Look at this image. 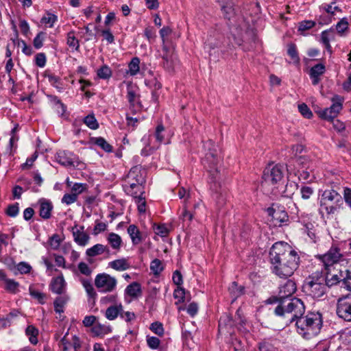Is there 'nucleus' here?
<instances>
[{
    "instance_id": "f257e3e1",
    "label": "nucleus",
    "mask_w": 351,
    "mask_h": 351,
    "mask_svg": "<svg viewBox=\"0 0 351 351\" xmlns=\"http://www.w3.org/2000/svg\"><path fill=\"white\" fill-rule=\"evenodd\" d=\"M269 258L272 272L280 278L291 276L300 262L297 252L285 242H276L272 245Z\"/></svg>"
},
{
    "instance_id": "f03ea898",
    "label": "nucleus",
    "mask_w": 351,
    "mask_h": 351,
    "mask_svg": "<svg viewBox=\"0 0 351 351\" xmlns=\"http://www.w3.org/2000/svg\"><path fill=\"white\" fill-rule=\"evenodd\" d=\"M323 326L322 315L319 312H308L295 323L297 332L304 339H311L321 331Z\"/></svg>"
},
{
    "instance_id": "7ed1b4c3",
    "label": "nucleus",
    "mask_w": 351,
    "mask_h": 351,
    "mask_svg": "<svg viewBox=\"0 0 351 351\" xmlns=\"http://www.w3.org/2000/svg\"><path fill=\"white\" fill-rule=\"evenodd\" d=\"M304 302L297 298L282 301L274 310V313L277 316L282 317L285 319L287 325L293 322H296L304 315Z\"/></svg>"
},
{
    "instance_id": "20e7f679",
    "label": "nucleus",
    "mask_w": 351,
    "mask_h": 351,
    "mask_svg": "<svg viewBox=\"0 0 351 351\" xmlns=\"http://www.w3.org/2000/svg\"><path fill=\"white\" fill-rule=\"evenodd\" d=\"M343 206L341 195L334 189L323 191L319 200V213L323 219H330L337 213Z\"/></svg>"
},
{
    "instance_id": "39448f33",
    "label": "nucleus",
    "mask_w": 351,
    "mask_h": 351,
    "mask_svg": "<svg viewBox=\"0 0 351 351\" xmlns=\"http://www.w3.org/2000/svg\"><path fill=\"white\" fill-rule=\"evenodd\" d=\"M208 147V151L205 155V158L203 160V163L206 166L208 165V171L209 173V184L210 189L214 191L216 194L219 193V189L221 187L220 184V176L217 169V165L219 162V158L217 154V150L213 147L214 144L212 141H209L205 147Z\"/></svg>"
},
{
    "instance_id": "423d86ee",
    "label": "nucleus",
    "mask_w": 351,
    "mask_h": 351,
    "mask_svg": "<svg viewBox=\"0 0 351 351\" xmlns=\"http://www.w3.org/2000/svg\"><path fill=\"white\" fill-rule=\"evenodd\" d=\"M284 177L283 167L276 165H269L264 170L261 186L267 193H274Z\"/></svg>"
},
{
    "instance_id": "0eeeda50",
    "label": "nucleus",
    "mask_w": 351,
    "mask_h": 351,
    "mask_svg": "<svg viewBox=\"0 0 351 351\" xmlns=\"http://www.w3.org/2000/svg\"><path fill=\"white\" fill-rule=\"evenodd\" d=\"M303 290L313 298L322 297L326 291L324 276L317 274L309 276L303 285Z\"/></svg>"
},
{
    "instance_id": "6e6552de",
    "label": "nucleus",
    "mask_w": 351,
    "mask_h": 351,
    "mask_svg": "<svg viewBox=\"0 0 351 351\" xmlns=\"http://www.w3.org/2000/svg\"><path fill=\"white\" fill-rule=\"evenodd\" d=\"M316 257L322 263V274H329L335 269V265L343 259V256L338 247L332 246L325 254H319Z\"/></svg>"
},
{
    "instance_id": "1a4fd4ad",
    "label": "nucleus",
    "mask_w": 351,
    "mask_h": 351,
    "mask_svg": "<svg viewBox=\"0 0 351 351\" xmlns=\"http://www.w3.org/2000/svg\"><path fill=\"white\" fill-rule=\"evenodd\" d=\"M95 285L100 293H110L116 289L117 280L106 273H101L95 276Z\"/></svg>"
},
{
    "instance_id": "9d476101",
    "label": "nucleus",
    "mask_w": 351,
    "mask_h": 351,
    "mask_svg": "<svg viewBox=\"0 0 351 351\" xmlns=\"http://www.w3.org/2000/svg\"><path fill=\"white\" fill-rule=\"evenodd\" d=\"M336 313L343 320L351 322V293L338 298Z\"/></svg>"
},
{
    "instance_id": "9b49d317",
    "label": "nucleus",
    "mask_w": 351,
    "mask_h": 351,
    "mask_svg": "<svg viewBox=\"0 0 351 351\" xmlns=\"http://www.w3.org/2000/svg\"><path fill=\"white\" fill-rule=\"evenodd\" d=\"M160 56L163 60L162 66L164 69L168 72H173L177 62V56L173 50L164 44Z\"/></svg>"
},
{
    "instance_id": "f8f14e48",
    "label": "nucleus",
    "mask_w": 351,
    "mask_h": 351,
    "mask_svg": "<svg viewBox=\"0 0 351 351\" xmlns=\"http://www.w3.org/2000/svg\"><path fill=\"white\" fill-rule=\"evenodd\" d=\"M60 346L62 351H70L71 348H73L74 351H79L81 347V341L78 337L76 335L69 337V332H66L60 339Z\"/></svg>"
},
{
    "instance_id": "ddd939ff",
    "label": "nucleus",
    "mask_w": 351,
    "mask_h": 351,
    "mask_svg": "<svg viewBox=\"0 0 351 351\" xmlns=\"http://www.w3.org/2000/svg\"><path fill=\"white\" fill-rule=\"evenodd\" d=\"M56 161L62 166H75V156L70 152L60 150L55 156Z\"/></svg>"
},
{
    "instance_id": "4468645a",
    "label": "nucleus",
    "mask_w": 351,
    "mask_h": 351,
    "mask_svg": "<svg viewBox=\"0 0 351 351\" xmlns=\"http://www.w3.org/2000/svg\"><path fill=\"white\" fill-rule=\"evenodd\" d=\"M72 233L74 241L80 246H85L90 239L89 235L84 232L83 226L75 225L72 228Z\"/></svg>"
},
{
    "instance_id": "2eb2a0df",
    "label": "nucleus",
    "mask_w": 351,
    "mask_h": 351,
    "mask_svg": "<svg viewBox=\"0 0 351 351\" xmlns=\"http://www.w3.org/2000/svg\"><path fill=\"white\" fill-rule=\"evenodd\" d=\"M38 212L40 217L43 219H49L51 217L53 208L52 202L49 199L41 198L38 201Z\"/></svg>"
},
{
    "instance_id": "dca6fc26",
    "label": "nucleus",
    "mask_w": 351,
    "mask_h": 351,
    "mask_svg": "<svg viewBox=\"0 0 351 351\" xmlns=\"http://www.w3.org/2000/svg\"><path fill=\"white\" fill-rule=\"evenodd\" d=\"M267 212L272 217L275 226H281L282 223L288 220L289 217L287 213L285 210H280L279 208L278 209L269 208Z\"/></svg>"
},
{
    "instance_id": "f3484780",
    "label": "nucleus",
    "mask_w": 351,
    "mask_h": 351,
    "mask_svg": "<svg viewBox=\"0 0 351 351\" xmlns=\"http://www.w3.org/2000/svg\"><path fill=\"white\" fill-rule=\"evenodd\" d=\"M279 298L285 299L291 296L296 291V285L291 280H287L283 285L280 287Z\"/></svg>"
},
{
    "instance_id": "a211bd4d",
    "label": "nucleus",
    "mask_w": 351,
    "mask_h": 351,
    "mask_svg": "<svg viewBox=\"0 0 351 351\" xmlns=\"http://www.w3.org/2000/svg\"><path fill=\"white\" fill-rule=\"evenodd\" d=\"M127 232L134 245H138L145 239L143 233L136 225H130L127 228Z\"/></svg>"
},
{
    "instance_id": "6ab92c4d",
    "label": "nucleus",
    "mask_w": 351,
    "mask_h": 351,
    "mask_svg": "<svg viewBox=\"0 0 351 351\" xmlns=\"http://www.w3.org/2000/svg\"><path fill=\"white\" fill-rule=\"evenodd\" d=\"M124 181H127L128 182H133L134 183L143 184L144 182V178L142 176L141 167L138 166L132 167L126 176Z\"/></svg>"
},
{
    "instance_id": "aec40b11",
    "label": "nucleus",
    "mask_w": 351,
    "mask_h": 351,
    "mask_svg": "<svg viewBox=\"0 0 351 351\" xmlns=\"http://www.w3.org/2000/svg\"><path fill=\"white\" fill-rule=\"evenodd\" d=\"M319 9L321 10L324 11L328 14V16L327 19L322 18V16H320L319 19V23L322 24H328L330 22H331V18L335 15V13L336 11H340L341 10L339 8L338 6L333 5V3L332 4H322Z\"/></svg>"
},
{
    "instance_id": "412c9836",
    "label": "nucleus",
    "mask_w": 351,
    "mask_h": 351,
    "mask_svg": "<svg viewBox=\"0 0 351 351\" xmlns=\"http://www.w3.org/2000/svg\"><path fill=\"white\" fill-rule=\"evenodd\" d=\"M225 18L230 19L234 14L233 0H218Z\"/></svg>"
},
{
    "instance_id": "4be33fe9",
    "label": "nucleus",
    "mask_w": 351,
    "mask_h": 351,
    "mask_svg": "<svg viewBox=\"0 0 351 351\" xmlns=\"http://www.w3.org/2000/svg\"><path fill=\"white\" fill-rule=\"evenodd\" d=\"M326 71L325 66L323 64H317L310 70V77L312 79L313 85H317L319 82V76L324 73Z\"/></svg>"
},
{
    "instance_id": "5701e85b",
    "label": "nucleus",
    "mask_w": 351,
    "mask_h": 351,
    "mask_svg": "<svg viewBox=\"0 0 351 351\" xmlns=\"http://www.w3.org/2000/svg\"><path fill=\"white\" fill-rule=\"evenodd\" d=\"M66 283L62 276L52 279L50 287L52 292L61 294L65 287Z\"/></svg>"
},
{
    "instance_id": "b1692460",
    "label": "nucleus",
    "mask_w": 351,
    "mask_h": 351,
    "mask_svg": "<svg viewBox=\"0 0 351 351\" xmlns=\"http://www.w3.org/2000/svg\"><path fill=\"white\" fill-rule=\"evenodd\" d=\"M112 329L110 326L101 324V323L97 322L91 328V332L94 336L99 337L104 336L111 332Z\"/></svg>"
},
{
    "instance_id": "393cba45",
    "label": "nucleus",
    "mask_w": 351,
    "mask_h": 351,
    "mask_svg": "<svg viewBox=\"0 0 351 351\" xmlns=\"http://www.w3.org/2000/svg\"><path fill=\"white\" fill-rule=\"evenodd\" d=\"M104 252H109L108 247L102 244H96L93 247L88 248L86 251V254L89 257H93L102 254Z\"/></svg>"
},
{
    "instance_id": "a878e982",
    "label": "nucleus",
    "mask_w": 351,
    "mask_h": 351,
    "mask_svg": "<svg viewBox=\"0 0 351 351\" xmlns=\"http://www.w3.org/2000/svg\"><path fill=\"white\" fill-rule=\"evenodd\" d=\"M108 266L116 271H125L130 267V264L126 258L117 259L108 263Z\"/></svg>"
},
{
    "instance_id": "bb28decb",
    "label": "nucleus",
    "mask_w": 351,
    "mask_h": 351,
    "mask_svg": "<svg viewBox=\"0 0 351 351\" xmlns=\"http://www.w3.org/2000/svg\"><path fill=\"white\" fill-rule=\"evenodd\" d=\"M122 308L121 303L118 305H112L106 310L105 317L108 320H114L119 315L120 316Z\"/></svg>"
},
{
    "instance_id": "cd10ccee",
    "label": "nucleus",
    "mask_w": 351,
    "mask_h": 351,
    "mask_svg": "<svg viewBox=\"0 0 351 351\" xmlns=\"http://www.w3.org/2000/svg\"><path fill=\"white\" fill-rule=\"evenodd\" d=\"M125 292L132 298H138L142 293L141 285L138 282H134L126 287Z\"/></svg>"
},
{
    "instance_id": "c85d7f7f",
    "label": "nucleus",
    "mask_w": 351,
    "mask_h": 351,
    "mask_svg": "<svg viewBox=\"0 0 351 351\" xmlns=\"http://www.w3.org/2000/svg\"><path fill=\"white\" fill-rule=\"evenodd\" d=\"M127 98L130 104L135 106L138 104V97L136 94V88L131 83L127 85Z\"/></svg>"
},
{
    "instance_id": "c756f323",
    "label": "nucleus",
    "mask_w": 351,
    "mask_h": 351,
    "mask_svg": "<svg viewBox=\"0 0 351 351\" xmlns=\"http://www.w3.org/2000/svg\"><path fill=\"white\" fill-rule=\"evenodd\" d=\"M25 335L28 337L29 342L33 345L38 343V330L33 325L26 328Z\"/></svg>"
},
{
    "instance_id": "7c9ffc66",
    "label": "nucleus",
    "mask_w": 351,
    "mask_h": 351,
    "mask_svg": "<svg viewBox=\"0 0 351 351\" xmlns=\"http://www.w3.org/2000/svg\"><path fill=\"white\" fill-rule=\"evenodd\" d=\"M108 242L114 250H119L122 240L119 234L112 232L108 237Z\"/></svg>"
},
{
    "instance_id": "2f4dec72",
    "label": "nucleus",
    "mask_w": 351,
    "mask_h": 351,
    "mask_svg": "<svg viewBox=\"0 0 351 351\" xmlns=\"http://www.w3.org/2000/svg\"><path fill=\"white\" fill-rule=\"evenodd\" d=\"M123 189L125 192L128 195H134L135 193H134V189H136L137 191H142L143 189V187L142 186V184H137L134 183L133 182H128L127 181H124V184L123 185Z\"/></svg>"
},
{
    "instance_id": "473e14b6",
    "label": "nucleus",
    "mask_w": 351,
    "mask_h": 351,
    "mask_svg": "<svg viewBox=\"0 0 351 351\" xmlns=\"http://www.w3.org/2000/svg\"><path fill=\"white\" fill-rule=\"evenodd\" d=\"M140 59L137 57L133 58L128 64V71L131 76L136 75L140 71Z\"/></svg>"
},
{
    "instance_id": "72a5a7b5",
    "label": "nucleus",
    "mask_w": 351,
    "mask_h": 351,
    "mask_svg": "<svg viewBox=\"0 0 351 351\" xmlns=\"http://www.w3.org/2000/svg\"><path fill=\"white\" fill-rule=\"evenodd\" d=\"M332 104L328 108L333 112V115H338L342 109V99L339 96L336 95L332 99Z\"/></svg>"
},
{
    "instance_id": "f704fd0d",
    "label": "nucleus",
    "mask_w": 351,
    "mask_h": 351,
    "mask_svg": "<svg viewBox=\"0 0 351 351\" xmlns=\"http://www.w3.org/2000/svg\"><path fill=\"white\" fill-rule=\"evenodd\" d=\"M69 298L66 295L58 297L53 302L54 310L58 313L64 312V306L67 302Z\"/></svg>"
},
{
    "instance_id": "c9c22d12",
    "label": "nucleus",
    "mask_w": 351,
    "mask_h": 351,
    "mask_svg": "<svg viewBox=\"0 0 351 351\" xmlns=\"http://www.w3.org/2000/svg\"><path fill=\"white\" fill-rule=\"evenodd\" d=\"M93 142L106 152L112 151V147L102 137L95 138L93 139Z\"/></svg>"
},
{
    "instance_id": "e433bc0d",
    "label": "nucleus",
    "mask_w": 351,
    "mask_h": 351,
    "mask_svg": "<svg viewBox=\"0 0 351 351\" xmlns=\"http://www.w3.org/2000/svg\"><path fill=\"white\" fill-rule=\"evenodd\" d=\"M81 282L87 295L91 298H95L97 293L91 283V281L86 279H82Z\"/></svg>"
},
{
    "instance_id": "4c0bfd02",
    "label": "nucleus",
    "mask_w": 351,
    "mask_h": 351,
    "mask_svg": "<svg viewBox=\"0 0 351 351\" xmlns=\"http://www.w3.org/2000/svg\"><path fill=\"white\" fill-rule=\"evenodd\" d=\"M58 21V16L54 14L47 12L41 19L40 22L43 24L48 25L49 27H53L54 23Z\"/></svg>"
},
{
    "instance_id": "58836bf2",
    "label": "nucleus",
    "mask_w": 351,
    "mask_h": 351,
    "mask_svg": "<svg viewBox=\"0 0 351 351\" xmlns=\"http://www.w3.org/2000/svg\"><path fill=\"white\" fill-rule=\"evenodd\" d=\"M97 74L99 78L109 79L112 76V70L108 65H103L97 69Z\"/></svg>"
},
{
    "instance_id": "ea45409f",
    "label": "nucleus",
    "mask_w": 351,
    "mask_h": 351,
    "mask_svg": "<svg viewBox=\"0 0 351 351\" xmlns=\"http://www.w3.org/2000/svg\"><path fill=\"white\" fill-rule=\"evenodd\" d=\"M298 178L304 182H310L315 179V176L307 169H302L298 171Z\"/></svg>"
},
{
    "instance_id": "a19ab883",
    "label": "nucleus",
    "mask_w": 351,
    "mask_h": 351,
    "mask_svg": "<svg viewBox=\"0 0 351 351\" xmlns=\"http://www.w3.org/2000/svg\"><path fill=\"white\" fill-rule=\"evenodd\" d=\"M153 230L156 235L165 237L169 234V230L165 224H153Z\"/></svg>"
},
{
    "instance_id": "79ce46f5",
    "label": "nucleus",
    "mask_w": 351,
    "mask_h": 351,
    "mask_svg": "<svg viewBox=\"0 0 351 351\" xmlns=\"http://www.w3.org/2000/svg\"><path fill=\"white\" fill-rule=\"evenodd\" d=\"M83 121L91 130H97L99 128V123L93 114L85 117Z\"/></svg>"
},
{
    "instance_id": "37998d69",
    "label": "nucleus",
    "mask_w": 351,
    "mask_h": 351,
    "mask_svg": "<svg viewBox=\"0 0 351 351\" xmlns=\"http://www.w3.org/2000/svg\"><path fill=\"white\" fill-rule=\"evenodd\" d=\"M66 44L70 47L74 48L76 51L79 50V40L75 38V32L73 31H71L67 34Z\"/></svg>"
},
{
    "instance_id": "c03bdc74",
    "label": "nucleus",
    "mask_w": 351,
    "mask_h": 351,
    "mask_svg": "<svg viewBox=\"0 0 351 351\" xmlns=\"http://www.w3.org/2000/svg\"><path fill=\"white\" fill-rule=\"evenodd\" d=\"M340 273L341 277L343 278V285L347 290L351 291V271L350 269H346L345 271H341Z\"/></svg>"
},
{
    "instance_id": "a18cd8bd",
    "label": "nucleus",
    "mask_w": 351,
    "mask_h": 351,
    "mask_svg": "<svg viewBox=\"0 0 351 351\" xmlns=\"http://www.w3.org/2000/svg\"><path fill=\"white\" fill-rule=\"evenodd\" d=\"M331 36H333V32L332 31H323L321 34V41L325 46L328 51H330L331 46L330 44V40Z\"/></svg>"
},
{
    "instance_id": "49530a36",
    "label": "nucleus",
    "mask_w": 351,
    "mask_h": 351,
    "mask_svg": "<svg viewBox=\"0 0 351 351\" xmlns=\"http://www.w3.org/2000/svg\"><path fill=\"white\" fill-rule=\"evenodd\" d=\"M5 289L12 293H16L19 291V284L12 279L7 278L5 280Z\"/></svg>"
},
{
    "instance_id": "de8ad7c7",
    "label": "nucleus",
    "mask_w": 351,
    "mask_h": 351,
    "mask_svg": "<svg viewBox=\"0 0 351 351\" xmlns=\"http://www.w3.org/2000/svg\"><path fill=\"white\" fill-rule=\"evenodd\" d=\"M150 269L155 276L159 275L163 270L162 262L158 258H155L150 263Z\"/></svg>"
},
{
    "instance_id": "09e8293b",
    "label": "nucleus",
    "mask_w": 351,
    "mask_h": 351,
    "mask_svg": "<svg viewBox=\"0 0 351 351\" xmlns=\"http://www.w3.org/2000/svg\"><path fill=\"white\" fill-rule=\"evenodd\" d=\"M45 77L48 78L49 83L57 88L59 91H61L62 88L61 86L60 78L52 73H46Z\"/></svg>"
},
{
    "instance_id": "8fccbe9b",
    "label": "nucleus",
    "mask_w": 351,
    "mask_h": 351,
    "mask_svg": "<svg viewBox=\"0 0 351 351\" xmlns=\"http://www.w3.org/2000/svg\"><path fill=\"white\" fill-rule=\"evenodd\" d=\"M321 275L324 276L326 287H331L340 282L339 278L337 274L330 275V274H322Z\"/></svg>"
},
{
    "instance_id": "3c124183",
    "label": "nucleus",
    "mask_w": 351,
    "mask_h": 351,
    "mask_svg": "<svg viewBox=\"0 0 351 351\" xmlns=\"http://www.w3.org/2000/svg\"><path fill=\"white\" fill-rule=\"evenodd\" d=\"M29 294L32 297L38 300L39 303L44 304L45 303V295L38 290L35 289L32 286H30L29 288Z\"/></svg>"
},
{
    "instance_id": "603ef678",
    "label": "nucleus",
    "mask_w": 351,
    "mask_h": 351,
    "mask_svg": "<svg viewBox=\"0 0 351 351\" xmlns=\"http://www.w3.org/2000/svg\"><path fill=\"white\" fill-rule=\"evenodd\" d=\"M164 132H165V128L162 124L158 125L156 127L154 135L156 138V141H157V143L159 145H160L162 143L164 142V140H165Z\"/></svg>"
},
{
    "instance_id": "864d4df0",
    "label": "nucleus",
    "mask_w": 351,
    "mask_h": 351,
    "mask_svg": "<svg viewBox=\"0 0 351 351\" xmlns=\"http://www.w3.org/2000/svg\"><path fill=\"white\" fill-rule=\"evenodd\" d=\"M315 25V22L313 21H303L298 24V32L302 34L306 30L313 28Z\"/></svg>"
},
{
    "instance_id": "5fc2aeb1",
    "label": "nucleus",
    "mask_w": 351,
    "mask_h": 351,
    "mask_svg": "<svg viewBox=\"0 0 351 351\" xmlns=\"http://www.w3.org/2000/svg\"><path fill=\"white\" fill-rule=\"evenodd\" d=\"M287 53L294 62H299L300 58L298 55L296 46L294 44H289L288 45Z\"/></svg>"
},
{
    "instance_id": "6e6d98bb",
    "label": "nucleus",
    "mask_w": 351,
    "mask_h": 351,
    "mask_svg": "<svg viewBox=\"0 0 351 351\" xmlns=\"http://www.w3.org/2000/svg\"><path fill=\"white\" fill-rule=\"evenodd\" d=\"M46 33L44 32H40L34 38L33 44L36 49H38L43 45V41L45 38Z\"/></svg>"
},
{
    "instance_id": "4d7b16f0",
    "label": "nucleus",
    "mask_w": 351,
    "mask_h": 351,
    "mask_svg": "<svg viewBox=\"0 0 351 351\" xmlns=\"http://www.w3.org/2000/svg\"><path fill=\"white\" fill-rule=\"evenodd\" d=\"M77 200V197L75 194L66 193L63 195L61 202L67 206L75 203Z\"/></svg>"
},
{
    "instance_id": "13d9d810",
    "label": "nucleus",
    "mask_w": 351,
    "mask_h": 351,
    "mask_svg": "<svg viewBox=\"0 0 351 351\" xmlns=\"http://www.w3.org/2000/svg\"><path fill=\"white\" fill-rule=\"evenodd\" d=\"M150 330L158 336H162L164 334L163 326L160 322H156L151 324Z\"/></svg>"
},
{
    "instance_id": "bf43d9fd",
    "label": "nucleus",
    "mask_w": 351,
    "mask_h": 351,
    "mask_svg": "<svg viewBox=\"0 0 351 351\" xmlns=\"http://www.w3.org/2000/svg\"><path fill=\"white\" fill-rule=\"evenodd\" d=\"M86 186V184L76 182L71 186V193L78 197V195L85 191Z\"/></svg>"
},
{
    "instance_id": "052dcab7",
    "label": "nucleus",
    "mask_w": 351,
    "mask_h": 351,
    "mask_svg": "<svg viewBox=\"0 0 351 351\" xmlns=\"http://www.w3.org/2000/svg\"><path fill=\"white\" fill-rule=\"evenodd\" d=\"M61 241L62 239L57 234H54L49 239V245L53 250H58Z\"/></svg>"
},
{
    "instance_id": "680f3d73",
    "label": "nucleus",
    "mask_w": 351,
    "mask_h": 351,
    "mask_svg": "<svg viewBox=\"0 0 351 351\" xmlns=\"http://www.w3.org/2000/svg\"><path fill=\"white\" fill-rule=\"evenodd\" d=\"M135 203L137 205L138 210L141 213H144L146 210V202L145 197H138L134 199Z\"/></svg>"
},
{
    "instance_id": "e2e57ef3",
    "label": "nucleus",
    "mask_w": 351,
    "mask_h": 351,
    "mask_svg": "<svg viewBox=\"0 0 351 351\" xmlns=\"http://www.w3.org/2000/svg\"><path fill=\"white\" fill-rule=\"evenodd\" d=\"M298 110L305 118L310 119L313 117L312 112L305 104L298 105Z\"/></svg>"
},
{
    "instance_id": "0e129e2a",
    "label": "nucleus",
    "mask_w": 351,
    "mask_h": 351,
    "mask_svg": "<svg viewBox=\"0 0 351 351\" xmlns=\"http://www.w3.org/2000/svg\"><path fill=\"white\" fill-rule=\"evenodd\" d=\"M314 193L313 189L304 186L300 189V193L303 199H308Z\"/></svg>"
},
{
    "instance_id": "69168bd1",
    "label": "nucleus",
    "mask_w": 351,
    "mask_h": 351,
    "mask_svg": "<svg viewBox=\"0 0 351 351\" xmlns=\"http://www.w3.org/2000/svg\"><path fill=\"white\" fill-rule=\"evenodd\" d=\"M19 211V203L10 205L6 210V214L11 217H15L18 215Z\"/></svg>"
},
{
    "instance_id": "338daca9",
    "label": "nucleus",
    "mask_w": 351,
    "mask_h": 351,
    "mask_svg": "<svg viewBox=\"0 0 351 351\" xmlns=\"http://www.w3.org/2000/svg\"><path fill=\"white\" fill-rule=\"evenodd\" d=\"M319 117L322 119L332 121L333 120L337 115H333V112L330 110L328 108H325L323 110L319 112Z\"/></svg>"
},
{
    "instance_id": "774afa93",
    "label": "nucleus",
    "mask_w": 351,
    "mask_h": 351,
    "mask_svg": "<svg viewBox=\"0 0 351 351\" xmlns=\"http://www.w3.org/2000/svg\"><path fill=\"white\" fill-rule=\"evenodd\" d=\"M144 35L149 43L154 42L156 37V31L154 29L153 27H148L145 29Z\"/></svg>"
}]
</instances>
